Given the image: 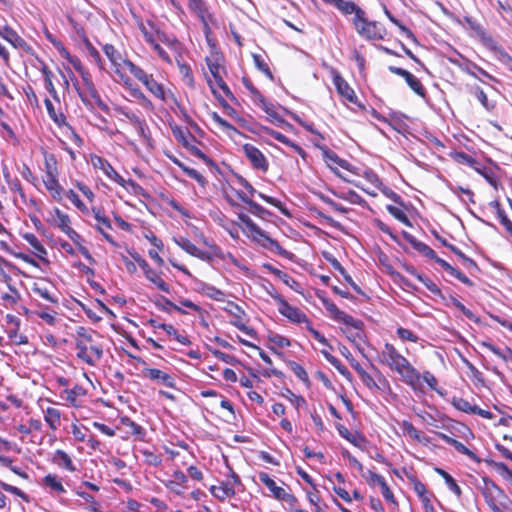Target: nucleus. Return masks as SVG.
Instances as JSON below:
<instances>
[{
  "instance_id": "nucleus-1",
  "label": "nucleus",
  "mask_w": 512,
  "mask_h": 512,
  "mask_svg": "<svg viewBox=\"0 0 512 512\" xmlns=\"http://www.w3.org/2000/svg\"><path fill=\"white\" fill-rule=\"evenodd\" d=\"M379 362L402 377L409 386L415 387L420 379V373L415 367L390 343H385L378 354Z\"/></svg>"
},
{
  "instance_id": "nucleus-2",
  "label": "nucleus",
  "mask_w": 512,
  "mask_h": 512,
  "mask_svg": "<svg viewBox=\"0 0 512 512\" xmlns=\"http://www.w3.org/2000/svg\"><path fill=\"white\" fill-rule=\"evenodd\" d=\"M95 331L79 326L76 328L75 346L77 357L90 366H95L103 356L102 347L94 343Z\"/></svg>"
},
{
  "instance_id": "nucleus-3",
  "label": "nucleus",
  "mask_w": 512,
  "mask_h": 512,
  "mask_svg": "<svg viewBox=\"0 0 512 512\" xmlns=\"http://www.w3.org/2000/svg\"><path fill=\"white\" fill-rule=\"evenodd\" d=\"M122 65L124 68L128 69L129 72L139 80L154 97L161 101H166V92L163 85L157 82L152 74L146 73L142 68L135 65L130 60H123Z\"/></svg>"
},
{
  "instance_id": "nucleus-4",
  "label": "nucleus",
  "mask_w": 512,
  "mask_h": 512,
  "mask_svg": "<svg viewBox=\"0 0 512 512\" xmlns=\"http://www.w3.org/2000/svg\"><path fill=\"white\" fill-rule=\"evenodd\" d=\"M482 494L486 504L493 512H505L508 508L507 501L509 498L507 494L493 481L484 479Z\"/></svg>"
},
{
  "instance_id": "nucleus-5",
  "label": "nucleus",
  "mask_w": 512,
  "mask_h": 512,
  "mask_svg": "<svg viewBox=\"0 0 512 512\" xmlns=\"http://www.w3.org/2000/svg\"><path fill=\"white\" fill-rule=\"evenodd\" d=\"M238 218L245 225L250 237L258 242H261L262 240L267 241L270 244V247L275 248L279 254H285L286 251L280 246V244L276 240L267 236L266 233L256 223H254L250 217L245 214H239Z\"/></svg>"
},
{
  "instance_id": "nucleus-6",
  "label": "nucleus",
  "mask_w": 512,
  "mask_h": 512,
  "mask_svg": "<svg viewBox=\"0 0 512 512\" xmlns=\"http://www.w3.org/2000/svg\"><path fill=\"white\" fill-rule=\"evenodd\" d=\"M259 480L269 489L272 496L276 500L286 502L290 506H294L295 504L298 503L297 498L293 494L288 492L284 487L278 486L276 482L267 473L260 472Z\"/></svg>"
},
{
  "instance_id": "nucleus-7",
  "label": "nucleus",
  "mask_w": 512,
  "mask_h": 512,
  "mask_svg": "<svg viewBox=\"0 0 512 512\" xmlns=\"http://www.w3.org/2000/svg\"><path fill=\"white\" fill-rule=\"evenodd\" d=\"M272 298L278 302V311L281 315L288 318L293 323H308L309 320L305 313L297 307L291 306L280 294L277 292H269Z\"/></svg>"
},
{
  "instance_id": "nucleus-8",
  "label": "nucleus",
  "mask_w": 512,
  "mask_h": 512,
  "mask_svg": "<svg viewBox=\"0 0 512 512\" xmlns=\"http://www.w3.org/2000/svg\"><path fill=\"white\" fill-rule=\"evenodd\" d=\"M354 25L359 34L368 39H382L381 29L377 22L367 21L364 18V12H357V17H354Z\"/></svg>"
},
{
  "instance_id": "nucleus-9",
  "label": "nucleus",
  "mask_w": 512,
  "mask_h": 512,
  "mask_svg": "<svg viewBox=\"0 0 512 512\" xmlns=\"http://www.w3.org/2000/svg\"><path fill=\"white\" fill-rule=\"evenodd\" d=\"M91 164L94 168L100 169L103 171V173L110 178L111 180L115 181L119 185H121L124 188H127L128 185L134 186L135 183L132 180L126 181L122 176H120L115 169L112 167V165L104 158L100 156H92L91 157Z\"/></svg>"
},
{
  "instance_id": "nucleus-10",
  "label": "nucleus",
  "mask_w": 512,
  "mask_h": 512,
  "mask_svg": "<svg viewBox=\"0 0 512 512\" xmlns=\"http://www.w3.org/2000/svg\"><path fill=\"white\" fill-rule=\"evenodd\" d=\"M332 81L338 94L346 101L356 104L357 96L353 90V88L348 84V82L341 76V74L336 69H331Z\"/></svg>"
},
{
  "instance_id": "nucleus-11",
  "label": "nucleus",
  "mask_w": 512,
  "mask_h": 512,
  "mask_svg": "<svg viewBox=\"0 0 512 512\" xmlns=\"http://www.w3.org/2000/svg\"><path fill=\"white\" fill-rule=\"evenodd\" d=\"M243 152L250 161L253 168L266 172L269 164L264 154L254 145L245 144L243 145Z\"/></svg>"
},
{
  "instance_id": "nucleus-12",
  "label": "nucleus",
  "mask_w": 512,
  "mask_h": 512,
  "mask_svg": "<svg viewBox=\"0 0 512 512\" xmlns=\"http://www.w3.org/2000/svg\"><path fill=\"white\" fill-rule=\"evenodd\" d=\"M142 375L145 378L150 379L158 384H161L165 387L175 388V378L160 369L157 368H144L142 370Z\"/></svg>"
},
{
  "instance_id": "nucleus-13",
  "label": "nucleus",
  "mask_w": 512,
  "mask_h": 512,
  "mask_svg": "<svg viewBox=\"0 0 512 512\" xmlns=\"http://www.w3.org/2000/svg\"><path fill=\"white\" fill-rule=\"evenodd\" d=\"M0 36L16 49L30 50L27 42L8 25L0 27Z\"/></svg>"
},
{
  "instance_id": "nucleus-14",
  "label": "nucleus",
  "mask_w": 512,
  "mask_h": 512,
  "mask_svg": "<svg viewBox=\"0 0 512 512\" xmlns=\"http://www.w3.org/2000/svg\"><path fill=\"white\" fill-rule=\"evenodd\" d=\"M92 213L94 215L95 220L97 221V224L95 226L96 229L103 235L107 242L116 246L117 244L113 237L105 231L106 229H112V225L109 218L106 217L104 213L98 208H92Z\"/></svg>"
},
{
  "instance_id": "nucleus-15",
  "label": "nucleus",
  "mask_w": 512,
  "mask_h": 512,
  "mask_svg": "<svg viewBox=\"0 0 512 512\" xmlns=\"http://www.w3.org/2000/svg\"><path fill=\"white\" fill-rule=\"evenodd\" d=\"M86 92L78 91V95L81 98L82 102L89 106L91 105V101L89 100V97L95 102V104L104 112H108L109 108L106 103L103 102V100L100 97V94L98 93L94 83L88 85L85 87Z\"/></svg>"
},
{
  "instance_id": "nucleus-16",
  "label": "nucleus",
  "mask_w": 512,
  "mask_h": 512,
  "mask_svg": "<svg viewBox=\"0 0 512 512\" xmlns=\"http://www.w3.org/2000/svg\"><path fill=\"white\" fill-rule=\"evenodd\" d=\"M188 6L203 23L204 29L207 32L209 30V22L212 20V16L208 11V8L203 0H188Z\"/></svg>"
},
{
  "instance_id": "nucleus-17",
  "label": "nucleus",
  "mask_w": 512,
  "mask_h": 512,
  "mask_svg": "<svg viewBox=\"0 0 512 512\" xmlns=\"http://www.w3.org/2000/svg\"><path fill=\"white\" fill-rule=\"evenodd\" d=\"M206 63H207L208 69H209L211 75L213 76L217 86L225 93L226 96L234 99L232 92L230 91L229 87L226 85V83L224 82V80L221 76V69H222L221 65L216 60L214 61L209 58L206 59Z\"/></svg>"
},
{
  "instance_id": "nucleus-18",
  "label": "nucleus",
  "mask_w": 512,
  "mask_h": 512,
  "mask_svg": "<svg viewBox=\"0 0 512 512\" xmlns=\"http://www.w3.org/2000/svg\"><path fill=\"white\" fill-rule=\"evenodd\" d=\"M341 437L349 441L355 447L365 450L368 445L367 439L359 432H351L345 426L338 424L336 426Z\"/></svg>"
},
{
  "instance_id": "nucleus-19",
  "label": "nucleus",
  "mask_w": 512,
  "mask_h": 512,
  "mask_svg": "<svg viewBox=\"0 0 512 512\" xmlns=\"http://www.w3.org/2000/svg\"><path fill=\"white\" fill-rule=\"evenodd\" d=\"M403 237L405 238V240L407 242H409L411 244V246L417 250L419 253H421L423 256L429 258V259H432L434 260L436 263H437V260H442L441 258H439L435 251L430 248L428 245H426L425 243L417 240L413 235L409 234L408 232H403Z\"/></svg>"
},
{
  "instance_id": "nucleus-20",
  "label": "nucleus",
  "mask_w": 512,
  "mask_h": 512,
  "mask_svg": "<svg viewBox=\"0 0 512 512\" xmlns=\"http://www.w3.org/2000/svg\"><path fill=\"white\" fill-rule=\"evenodd\" d=\"M176 244L183 249L188 254L197 257L201 260L210 259L207 252L200 250L195 244H193L189 239L180 237L179 239H175Z\"/></svg>"
},
{
  "instance_id": "nucleus-21",
  "label": "nucleus",
  "mask_w": 512,
  "mask_h": 512,
  "mask_svg": "<svg viewBox=\"0 0 512 512\" xmlns=\"http://www.w3.org/2000/svg\"><path fill=\"white\" fill-rule=\"evenodd\" d=\"M31 289L36 295H38L42 299H44L50 303H53V304L58 303V297L56 296L55 293H53L51 291V287L46 282H44V281L35 282L32 285Z\"/></svg>"
},
{
  "instance_id": "nucleus-22",
  "label": "nucleus",
  "mask_w": 512,
  "mask_h": 512,
  "mask_svg": "<svg viewBox=\"0 0 512 512\" xmlns=\"http://www.w3.org/2000/svg\"><path fill=\"white\" fill-rule=\"evenodd\" d=\"M326 309L330 312L331 317L340 323H343L344 325H359L355 322V319L346 314L344 311H341L334 303L332 302H325Z\"/></svg>"
},
{
  "instance_id": "nucleus-23",
  "label": "nucleus",
  "mask_w": 512,
  "mask_h": 512,
  "mask_svg": "<svg viewBox=\"0 0 512 512\" xmlns=\"http://www.w3.org/2000/svg\"><path fill=\"white\" fill-rule=\"evenodd\" d=\"M265 131H266V133L269 136H271L275 140L281 142L282 144L290 147L294 152L299 154L301 157L305 158L306 152L304 151V149L300 145H298L297 143L291 141L288 137H286L285 135H283L282 133H280L278 131H275V130L270 129V128H266Z\"/></svg>"
},
{
  "instance_id": "nucleus-24",
  "label": "nucleus",
  "mask_w": 512,
  "mask_h": 512,
  "mask_svg": "<svg viewBox=\"0 0 512 512\" xmlns=\"http://www.w3.org/2000/svg\"><path fill=\"white\" fill-rule=\"evenodd\" d=\"M115 111L130 120L137 127L138 133L142 137H146L147 126L145 121L141 120L135 113L125 107L117 106L115 107Z\"/></svg>"
},
{
  "instance_id": "nucleus-25",
  "label": "nucleus",
  "mask_w": 512,
  "mask_h": 512,
  "mask_svg": "<svg viewBox=\"0 0 512 512\" xmlns=\"http://www.w3.org/2000/svg\"><path fill=\"white\" fill-rule=\"evenodd\" d=\"M187 481V476L182 471H175L173 474V479L166 483V487L172 492L181 495L184 493L185 484Z\"/></svg>"
},
{
  "instance_id": "nucleus-26",
  "label": "nucleus",
  "mask_w": 512,
  "mask_h": 512,
  "mask_svg": "<svg viewBox=\"0 0 512 512\" xmlns=\"http://www.w3.org/2000/svg\"><path fill=\"white\" fill-rule=\"evenodd\" d=\"M44 420L52 431L58 430L61 425L62 413L54 407H47L43 410Z\"/></svg>"
},
{
  "instance_id": "nucleus-27",
  "label": "nucleus",
  "mask_w": 512,
  "mask_h": 512,
  "mask_svg": "<svg viewBox=\"0 0 512 512\" xmlns=\"http://www.w3.org/2000/svg\"><path fill=\"white\" fill-rule=\"evenodd\" d=\"M210 492L214 497L221 501L235 495V490L229 482H221L220 485L211 486Z\"/></svg>"
},
{
  "instance_id": "nucleus-28",
  "label": "nucleus",
  "mask_w": 512,
  "mask_h": 512,
  "mask_svg": "<svg viewBox=\"0 0 512 512\" xmlns=\"http://www.w3.org/2000/svg\"><path fill=\"white\" fill-rule=\"evenodd\" d=\"M195 281L197 284L198 291H200L207 297H209L215 301H223L224 300L225 293L223 291H221L220 289H218L210 284L199 281V280H195Z\"/></svg>"
},
{
  "instance_id": "nucleus-29",
  "label": "nucleus",
  "mask_w": 512,
  "mask_h": 512,
  "mask_svg": "<svg viewBox=\"0 0 512 512\" xmlns=\"http://www.w3.org/2000/svg\"><path fill=\"white\" fill-rule=\"evenodd\" d=\"M23 239L33 248L34 254L40 260L46 261L47 250L33 233L23 234Z\"/></svg>"
},
{
  "instance_id": "nucleus-30",
  "label": "nucleus",
  "mask_w": 512,
  "mask_h": 512,
  "mask_svg": "<svg viewBox=\"0 0 512 512\" xmlns=\"http://www.w3.org/2000/svg\"><path fill=\"white\" fill-rule=\"evenodd\" d=\"M42 481L43 485L50 490V493L63 494L66 492L60 478L55 474H47Z\"/></svg>"
},
{
  "instance_id": "nucleus-31",
  "label": "nucleus",
  "mask_w": 512,
  "mask_h": 512,
  "mask_svg": "<svg viewBox=\"0 0 512 512\" xmlns=\"http://www.w3.org/2000/svg\"><path fill=\"white\" fill-rule=\"evenodd\" d=\"M437 264H439L448 274L455 277L463 284L467 286L473 285V282L466 275H464L461 271L451 266L447 261L437 260Z\"/></svg>"
},
{
  "instance_id": "nucleus-32",
  "label": "nucleus",
  "mask_w": 512,
  "mask_h": 512,
  "mask_svg": "<svg viewBox=\"0 0 512 512\" xmlns=\"http://www.w3.org/2000/svg\"><path fill=\"white\" fill-rule=\"evenodd\" d=\"M53 462L59 467L65 468L69 472L76 471V467L73 464L71 457L63 450H57L55 452Z\"/></svg>"
},
{
  "instance_id": "nucleus-33",
  "label": "nucleus",
  "mask_w": 512,
  "mask_h": 512,
  "mask_svg": "<svg viewBox=\"0 0 512 512\" xmlns=\"http://www.w3.org/2000/svg\"><path fill=\"white\" fill-rule=\"evenodd\" d=\"M355 322L359 325H346L347 329L345 330V333L351 342L359 345V341H361L363 338V322L357 319H355Z\"/></svg>"
},
{
  "instance_id": "nucleus-34",
  "label": "nucleus",
  "mask_w": 512,
  "mask_h": 512,
  "mask_svg": "<svg viewBox=\"0 0 512 512\" xmlns=\"http://www.w3.org/2000/svg\"><path fill=\"white\" fill-rule=\"evenodd\" d=\"M46 165H47V172H46V176L43 180L44 185L47 188V190L59 195L60 191H61V187L54 175V172L52 171V166L48 163V161L46 162Z\"/></svg>"
},
{
  "instance_id": "nucleus-35",
  "label": "nucleus",
  "mask_w": 512,
  "mask_h": 512,
  "mask_svg": "<svg viewBox=\"0 0 512 512\" xmlns=\"http://www.w3.org/2000/svg\"><path fill=\"white\" fill-rule=\"evenodd\" d=\"M322 355L325 357V359L345 378L351 379V373L347 369L345 365L341 363L339 359H337L335 356L330 354L327 350L323 349L321 350Z\"/></svg>"
},
{
  "instance_id": "nucleus-36",
  "label": "nucleus",
  "mask_w": 512,
  "mask_h": 512,
  "mask_svg": "<svg viewBox=\"0 0 512 512\" xmlns=\"http://www.w3.org/2000/svg\"><path fill=\"white\" fill-rule=\"evenodd\" d=\"M439 437L445 442L447 443L448 445H451L452 447H454V449L456 451H458L459 453L463 454V455H466L470 458H474V453L468 449L463 443H461L460 441L444 434V433H440L439 434Z\"/></svg>"
},
{
  "instance_id": "nucleus-37",
  "label": "nucleus",
  "mask_w": 512,
  "mask_h": 512,
  "mask_svg": "<svg viewBox=\"0 0 512 512\" xmlns=\"http://www.w3.org/2000/svg\"><path fill=\"white\" fill-rule=\"evenodd\" d=\"M482 346L491 351L498 358L502 359L505 362H512V350L508 347L499 348L492 343L483 342Z\"/></svg>"
},
{
  "instance_id": "nucleus-38",
  "label": "nucleus",
  "mask_w": 512,
  "mask_h": 512,
  "mask_svg": "<svg viewBox=\"0 0 512 512\" xmlns=\"http://www.w3.org/2000/svg\"><path fill=\"white\" fill-rule=\"evenodd\" d=\"M63 393L66 395L65 399L67 402H69L72 406L77 407L78 403L77 400L80 397L85 396L86 391L85 389L80 385H75L71 389H65Z\"/></svg>"
},
{
  "instance_id": "nucleus-39",
  "label": "nucleus",
  "mask_w": 512,
  "mask_h": 512,
  "mask_svg": "<svg viewBox=\"0 0 512 512\" xmlns=\"http://www.w3.org/2000/svg\"><path fill=\"white\" fill-rule=\"evenodd\" d=\"M144 274H145V277L151 283H153L159 290H161V291H163L165 293H169L170 292L169 285L158 275V273L155 270L150 268Z\"/></svg>"
},
{
  "instance_id": "nucleus-40",
  "label": "nucleus",
  "mask_w": 512,
  "mask_h": 512,
  "mask_svg": "<svg viewBox=\"0 0 512 512\" xmlns=\"http://www.w3.org/2000/svg\"><path fill=\"white\" fill-rule=\"evenodd\" d=\"M44 104L46 106L49 117L58 127H63V125H67L65 115L61 112L57 113L52 102L48 98L44 100Z\"/></svg>"
},
{
  "instance_id": "nucleus-41",
  "label": "nucleus",
  "mask_w": 512,
  "mask_h": 512,
  "mask_svg": "<svg viewBox=\"0 0 512 512\" xmlns=\"http://www.w3.org/2000/svg\"><path fill=\"white\" fill-rule=\"evenodd\" d=\"M405 81L407 85L420 97L425 98L426 96V90L421 84L420 80L415 77L412 73H408L407 76H405Z\"/></svg>"
},
{
  "instance_id": "nucleus-42",
  "label": "nucleus",
  "mask_w": 512,
  "mask_h": 512,
  "mask_svg": "<svg viewBox=\"0 0 512 512\" xmlns=\"http://www.w3.org/2000/svg\"><path fill=\"white\" fill-rule=\"evenodd\" d=\"M306 496L309 503L314 507V512H326V505H322L319 491L316 487L313 491H307Z\"/></svg>"
},
{
  "instance_id": "nucleus-43",
  "label": "nucleus",
  "mask_w": 512,
  "mask_h": 512,
  "mask_svg": "<svg viewBox=\"0 0 512 512\" xmlns=\"http://www.w3.org/2000/svg\"><path fill=\"white\" fill-rule=\"evenodd\" d=\"M41 72L44 76V82H45V88L49 92V94L55 99L58 100V93L56 91V88L52 82V71L44 65L41 69Z\"/></svg>"
},
{
  "instance_id": "nucleus-44",
  "label": "nucleus",
  "mask_w": 512,
  "mask_h": 512,
  "mask_svg": "<svg viewBox=\"0 0 512 512\" xmlns=\"http://www.w3.org/2000/svg\"><path fill=\"white\" fill-rule=\"evenodd\" d=\"M326 259L330 262V264L333 266L335 270L339 271V273L344 277L347 283H349L357 292L360 291L359 287L353 281L352 277L346 272V270L343 268V266L336 258L326 257Z\"/></svg>"
},
{
  "instance_id": "nucleus-45",
  "label": "nucleus",
  "mask_w": 512,
  "mask_h": 512,
  "mask_svg": "<svg viewBox=\"0 0 512 512\" xmlns=\"http://www.w3.org/2000/svg\"><path fill=\"white\" fill-rule=\"evenodd\" d=\"M454 159L456 162L463 165H467L475 169L477 172H480L479 163L474 157L470 156L469 154L465 152H458L455 154Z\"/></svg>"
},
{
  "instance_id": "nucleus-46",
  "label": "nucleus",
  "mask_w": 512,
  "mask_h": 512,
  "mask_svg": "<svg viewBox=\"0 0 512 512\" xmlns=\"http://www.w3.org/2000/svg\"><path fill=\"white\" fill-rule=\"evenodd\" d=\"M383 6V11L385 13V15L388 17V19L393 23L395 24L400 30L401 32H403L407 38L415 41V36L414 34L412 33V31L410 29H408L405 25H403L400 21H398L392 14L391 12L388 10V8L386 7L385 4H382Z\"/></svg>"
},
{
  "instance_id": "nucleus-47",
  "label": "nucleus",
  "mask_w": 512,
  "mask_h": 512,
  "mask_svg": "<svg viewBox=\"0 0 512 512\" xmlns=\"http://www.w3.org/2000/svg\"><path fill=\"white\" fill-rule=\"evenodd\" d=\"M259 106L265 111V113L279 123H283L284 120L278 116L275 111V107L266 101L263 95H259L258 100Z\"/></svg>"
},
{
  "instance_id": "nucleus-48",
  "label": "nucleus",
  "mask_w": 512,
  "mask_h": 512,
  "mask_svg": "<svg viewBox=\"0 0 512 512\" xmlns=\"http://www.w3.org/2000/svg\"><path fill=\"white\" fill-rule=\"evenodd\" d=\"M35 314L51 326H54L56 324L57 312H55L51 309L39 307V309L37 311H35Z\"/></svg>"
},
{
  "instance_id": "nucleus-49",
  "label": "nucleus",
  "mask_w": 512,
  "mask_h": 512,
  "mask_svg": "<svg viewBox=\"0 0 512 512\" xmlns=\"http://www.w3.org/2000/svg\"><path fill=\"white\" fill-rule=\"evenodd\" d=\"M210 116L212 120L226 133H238V130L228 121L223 119L217 112H212Z\"/></svg>"
},
{
  "instance_id": "nucleus-50",
  "label": "nucleus",
  "mask_w": 512,
  "mask_h": 512,
  "mask_svg": "<svg viewBox=\"0 0 512 512\" xmlns=\"http://www.w3.org/2000/svg\"><path fill=\"white\" fill-rule=\"evenodd\" d=\"M435 470L445 480V483L447 484L448 488L453 493L459 496L461 494V489L459 485L456 483V481L453 479V477L443 469L436 468Z\"/></svg>"
},
{
  "instance_id": "nucleus-51",
  "label": "nucleus",
  "mask_w": 512,
  "mask_h": 512,
  "mask_svg": "<svg viewBox=\"0 0 512 512\" xmlns=\"http://www.w3.org/2000/svg\"><path fill=\"white\" fill-rule=\"evenodd\" d=\"M103 51L115 68L121 66V64L119 63V60H121V56L113 45L105 44L103 46Z\"/></svg>"
},
{
  "instance_id": "nucleus-52",
  "label": "nucleus",
  "mask_w": 512,
  "mask_h": 512,
  "mask_svg": "<svg viewBox=\"0 0 512 512\" xmlns=\"http://www.w3.org/2000/svg\"><path fill=\"white\" fill-rule=\"evenodd\" d=\"M452 405L459 411L473 414L475 405H472L468 400L464 398H453Z\"/></svg>"
},
{
  "instance_id": "nucleus-53",
  "label": "nucleus",
  "mask_w": 512,
  "mask_h": 512,
  "mask_svg": "<svg viewBox=\"0 0 512 512\" xmlns=\"http://www.w3.org/2000/svg\"><path fill=\"white\" fill-rule=\"evenodd\" d=\"M132 97L137 99L139 103L146 109H153L152 102L146 97V95L139 89V87L131 88L129 92Z\"/></svg>"
},
{
  "instance_id": "nucleus-54",
  "label": "nucleus",
  "mask_w": 512,
  "mask_h": 512,
  "mask_svg": "<svg viewBox=\"0 0 512 512\" xmlns=\"http://www.w3.org/2000/svg\"><path fill=\"white\" fill-rule=\"evenodd\" d=\"M344 14H352L354 13L357 17V12L362 11L357 5L352 1L340 0L338 5L336 6Z\"/></svg>"
},
{
  "instance_id": "nucleus-55",
  "label": "nucleus",
  "mask_w": 512,
  "mask_h": 512,
  "mask_svg": "<svg viewBox=\"0 0 512 512\" xmlns=\"http://www.w3.org/2000/svg\"><path fill=\"white\" fill-rule=\"evenodd\" d=\"M361 476L367 481V483L370 486H375V485L380 486L381 484H383L386 481L383 476L376 474L375 472H373L371 470H366L365 472L362 473Z\"/></svg>"
},
{
  "instance_id": "nucleus-56",
  "label": "nucleus",
  "mask_w": 512,
  "mask_h": 512,
  "mask_svg": "<svg viewBox=\"0 0 512 512\" xmlns=\"http://www.w3.org/2000/svg\"><path fill=\"white\" fill-rule=\"evenodd\" d=\"M387 210L393 217H395L397 220H399L406 226L412 225L409 218L407 217L406 213L402 209H400L396 206H393V205H388Z\"/></svg>"
},
{
  "instance_id": "nucleus-57",
  "label": "nucleus",
  "mask_w": 512,
  "mask_h": 512,
  "mask_svg": "<svg viewBox=\"0 0 512 512\" xmlns=\"http://www.w3.org/2000/svg\"><path fill=\"white\" fill-rule=\"evenodd\" d=\"M11 293H5L1 296V299L5 302L6 305H15L21 299V295L19 291L14 287H8Z\"/></svg>"
},
{
  "instance_id": "nucleus-58",
  "label": "nucleus",
  "mask_w": 512,
  "mask_h": 512,
  "mask_svg": "<svg viewBox=\"0 0 512 512\" xmlns=\"http://www.w3.org/2000/svg\"><path fill=\"white\" fill-rule=\"evenodd\" d=\"M55 216H56V223L57 226L61 229V231L65 232L70 226V218L67 214L63 213L59 209L55 210Z\"/></svg>"
},
{
  "instance_id": "nucleus-59",
  "label": "nucleus",
  "mask_w": 512,
  "mask_h": 512,
  "mask_svg": "<svg viewBox=\"0 0 512 512\" xmlns=\"http://www.w3.org/2000/svg\"><path fill=\"white\" fill-rule=\"evenodd\" d=\"M473 94L487 111L494 109V104L488 101L486 93L480 87H475Z\"/></svg>"
},
{
  "instance_id": "nucleus-60",
  "label": "nucleus",
  "mask_w": 512,
  "mask_h": 512,
  "mask_svg": "<svg viewBox=\"0 0 512 512\" xmlns=\"http://www.w3.org/2000/svg\"><path fill=\"white\" fill-rule=\"evenodd\" d=\"M398 337L403 341L418 342L419 337L409 329L399 327L396 331Z\"/></svg>"
},
{
  "instance_id": "nucleus-61",
  "label": "nucleus",
  "mask_w": 512,
  "mask_h": 512,
  "mask_svg": "<svg viewBox=\"0 0 512 512\" xmlns=\"http://www.w3.org/2000/svg\"><path fill=\"white\" fill-rule=\"evenodd\" d=\"M450 302L455 308L461 311L468 319L477 321V318L474 315V313L470 309L466 308L458 299H456L455 297H450Z\"/></svg>"
},
{
  "instance_id": "nucleus-62",
  "label": "nucleus",
  "mask_w": 512,
  "mask_h": 512,
  "mask_svg": "<svg viewBox=\"0 0 512 512\" xmlns=\"http://www.w3.org/2000/svg\"><path fill=\"white\" fill-rule=\"evenodd\" d=\"M417 279L422 282L424 284V286L433 294L435 295H439L441 294V290L439 289V287L432 281L430 280L428 277L426 276H423V275H420V274H415Z\"/></svg>"
},
{
  "instance_id": "nucleus-63",
  "label": "nucleus",
  "mask_w": 512,
  "mask_h": 512,
  "mask_svg": "<svg viewBox=\"0 0 512 512\" xmlns=\"http://www.w3.org/2000/svg\"><path fill=\"white\" fill-rule=\"evenodd\" d=\"M253 60H254V64L255 66L260 70L262 71L265 75H267L269 78H272V73L267 65V63L265 62V60L263 59V57L259 54H253Z\"/></svg>"
},
{
  "instance_id": "nucleus-64",
  "label": "nucleus",
  "mask_w": 512,
  "mask_h": 512,
  "mask_svg": "<svg viewBox=\"0 0 512 512\" xmlns=\"http://www.w3.org/2000/svg\"><path fill=\"white\" fill-rule=\"evenodd\" d=\"M283 396L286 397L297 409L306 403L302 396L294 394L290 389H286Z\"/></svg>"
}]
</instances>
